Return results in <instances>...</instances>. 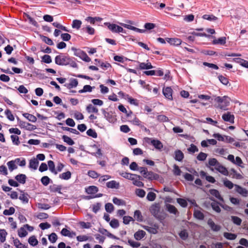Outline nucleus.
Returning <instances> with one entry per match:
<instances>
[{
  "label": "nucleus",
  "mask_w": 248,
  "mask_h": 248,
  "mask_svg": "<svg viewBox=\"0 0 248 248\" xmlns=\"http://www.w3.org/2000/svg\"><path fill=\"white\" fill-rule=\"evenodd\" d=\"M230 100L231 99L227 96H217L215 99V101L218 104L217 108L224 110L228 109L227 107L229 106Z\"/></svg>",
  "instance_id": "1"
},
{
  "label": "nucleus",
  "mask_w": 248,
  "mask_h": 248,
  "mask_svg": "<svg viewBox=\"0 0 248 248\" xmlns=\"http://www.w3.org/2000/svg\"><path fill=\"white\" fill-rule=\"evenodd\" d=\"M107 26L108 28L112 32L114 33H120L123 32L125 33L123 28L115 24H111L109 22H106L104 24Z\"/></svg>",
  "instance_id": "2"
},
{
  "label": "nucleus",
  "mask_w": 248,
  "mask_h": 248,
  "mask_svg": "<svg viewBox=\"0 0 248 248\" xmlns=\"http://www.w3.org/2000/svg\"><path fill=\"white\" fill-rule=\"evenodd\" d=\"M73 50H74V55L80 58L83 61L86 62H89L91 61V59L83 51L77 49H73Z\"/></svg>",
  "instance_id": "3"
},
{
  "label": "nucleus",
  "mask_w": 248,
  "mask_h": 248,
  "mask_svg": "<svg viewBox=\"0 0 248 248\" xmlns=\"http://www.w3.org/2000/svg\"><path fill=\"white\" fill-rule=\"evenodd\" d=\"M55 61L58 65H67L69 62V58L66 56L58 55L55 57Z\"/></svg>",
  "instance_id": "4"
},
{
  "label": "nucleus",
  "mask_w": 248,
  "mask_h": 248,
  "mask_svg": "<svg viewBox=\"0 0 248 248\" xmlns=\"http://www.w3.org/2000/svg\"><path fill=\"white\" fill-rule=\"evenodd\" d=\"M146 140L147 142H150L155 147V148L161 150L163 148V145L162 142L157 140H154L151 138H147Z\"/></svg>",
  "instance_id": "5"
},
{
  "label": "nucleus",
  "mask_w": 248,
  "mask_h": 248,
  "mask_svg": "<svg viewBox=\"0 0 248 248\" xmlns=\"http://www.w3.org/2000/svg\"><path fill=\"white\" fill-rule=\"evenodd\" d=\"M222 118L224 121L229 122L231 124L234 123V116L230 112L224 113L222 116Z\"/></svg>",
  "instance_id": "6"
},
{
  "label": "nucleus",
  "mask_w": 248,
  "mask_h": 248,
  "mask_svg": "<svg viewBox=\"0 0 248 248\" xmlns=\"http://www.w3.org/2000/svg\"><path fill=\"white\" fill-rule=\"evenodd\" d=\"M102 111L104 117L109 122L114 123L116 122V116L114 115L112 112H107L104 109Z\"/></svg>",
  "instance_id": "7"
},
{
  "label": "nucleus",
  "mask_w": 248,
  "mask_h": 248,
  "mask_svg": "<svg viewBox=\"0 0 248 248\" xmlns=\"http://www.w3.org/2000/svg\"><path fill=\"white\" fill-rule=\"evenodd\" d=\"M19 125L21 128H25L30 131H32L36 129V126L35 125L22 121H20L19 122Z\"/></svg>",
  "instance_id": "8"
},
{
  "label": "nucleus",
  "mask_w": 248,
  "mask_h": 248,
  "mask_svg": "<svg viewBox=\"0 0 248 248\" xmlns=\"http://www.w3.org/2000/svg\"><path fill=\"white\" fill-rule=\"evenodd\" d=\"M142 228L148 231L149 232L153 234H156L158 232L159 226L156 224H154L153 226H143Z\"/></svg>",
  "instance_id": "9"
},
{
  "label": "nucleus",
  "mask_w": 248,
  "mask_h": 248,
  "mask_svg": "<svg viewBox=\"0 0 248 248\" xmlns=\"http://www.w3.org/2000/svg\"><path fill=\"white\" fill-rule=\"evenodd\" d=\"M234 187L235 191L239 194L245 197L248 196V191L246 188H244L237 185H235Z\"/></svg>",
  "instance_id": "10"
},
{
  "label": "nucleus",
  "mask_w": 248,
  "mask_h": 248,
  "mask_svg": "<svg viewBox=\"0 0 248 248\" xmlns=\"http://www.w3.org/2000/svg\"><path fill=\"white\" fill-rule=\"evenodd\" d=\"M207 224L214 232H218L221 229V226L215 224L211 219H209L208 220Z\"/></svg>",
  "instance_id": "11"
},
{
  "label": "nucleus",
  "mask_w": 248,
  "mask_h": 248,
  "mask_svg": "<svg viewBox=\"0 0 248 248\" xmlns=\"http://www.w3.org/2000/svg\"><path fill=\"white\" fill-rule=\"evenodd\" d=\"M120 174L122 177L128 179V180H134V177H138L139 179L141 178V176L139 175H137L136 174H134L132 173H130L126 172H120Z\"/></svg>",
  "instance_id": "12"
},
{
  "label": "nucleus",
  "mask_w": 248,
  "mask_h": 248,
  "mask_svg": "<svg viewBox=\"0 0 248 248\" xmlns=\"http://www.w3.org/2000/svg\"><path fill=\"white\" fill-rule=\"evenodd\" d=\"M172 90L170 87H167L163 90V93L164 96L170 100L172 99Z\"/></svg>",
  "instance_id": "13"
},
{
  "label": "nucleus",
  "mask_w": 248,
  "mask_h": 248,
  "mask_svg": "<svg viewBox=\"0 0 248 248\" xmlns=\"http://www.w3.org/2000/svg\"><path fill=\"white\" fill-rule=\"evenodd\" d=\"M20 161V158H16L15 160H12L9 161L7 163V166L9 170L11 171H12L16 169L17 168V166L16 165V163H18Z\"/></svg>",
  "instance_id": "14"
},
{
  "label": "nucleus",
  "mask_w": 248,
  "mask_h": 248,
  "mask_svg": "<svg viewBox=\"0 0 248 248\" xmlns=\"http://www.w3.org/2000/svg\"><path fill=\"white\" fill-rule=\"evenodd\" d=\"M121 25L124 27V28H127L128 29L133 30L134 31H135L136 32H140V33H143L145 31V30H141L138 29L136 27H135L134 26H132L131 25L124 24V23H121Z\"/></svg>",
  "instance_id": "15"
},
{
  "label": "nucleus",
  "mask_w": 248,
  "mask_h": 248,
  "mask_svg": "<svg viewBox=\"0 0 248 248\" xmlns=\"http://www.w3.org/2000/svg\"><path fill=\"white\" fill-rule=\"evenodd\" d=\"M69 83H66L64 85L68 89L76 87L78 85V80L77 79L73 78L70 79Z\"/></svg>",
  "instance_id": "16"
},
{
  "label": "nucleus",
  "mask_w": 248,
  "mask_h": 248,
  "mask_svg": "<svg viewBox=\"0 0 248 248\" xmlns=\"http://www.w3.org/2000/svg\"><path fill=\"white\" fill-rule=\"evenodd\" d=\"M150 210L151 214L156 217L160 212V208L158 205H153L151 206Z\"/></svg>",
  "instance_id": "17"
},
{
  "label": "nucleus",
  "mask_w": 248,
  "mask_h": 248,
  "mask_svg": "<svg viewBox=\"0 0 248 248\" xmlns=\"http://www.w3.org/2000/svg\"><path fill=\"white\" fill-rule=\"evenodd\" d=\"M209 192L211 195L215 196L218 200H220V201H223V198L221 196L219 191L215 189H210L209 190Z\"/></svg>",
  "instance_id": "18"
},
{
  "label": "nucleus",
  "mask_w": 248,
  "mask_h": 248,
  "mask_svg": "<svg viewBox=\"0 0 248 248\" xmlns=\"http://www.w3.org/2000/svg\"><path fill=\"white\" fill-rule=\"evenodd\" d=\"M166 208L167 210L171 214H173L174 215L179 214V212L178 211L176 208L173 205L168 204L166 205Z\"/></svg>",
  "instance_id": "19"
},
{
  "label": "nucleus",
  "mask_w": 248,
  "mask_h": 248,
  "mask_svg": "<svg viewBox=\"0 0 248 248\" xmlns=\"http://www.w3.org/2000/svg\"><path fill=\"white\" fill-rule=\"evenodd\" d=\"M39 164V162L37 159L33 158L30 160L29 167L34 170H36Z\"/></svg>",
  "instance_id": "20"
},
{
  "label": "nucleus",
  "mask_w": 248,
  "mask_h": 248,
  "mask_svg": "<svg viewBox=\"0 0 248 248\" xmlns=\"http://www.w3.org/2000/svg\"><path fill=\"white\" fill-rule=\"evenodd\" d=\"M119 183L115 181L112 180L107 183V186L110 188L118 189L119 187Z\"/></svg>",
  "instance_id": "21"
},
{
  "label": "nucleus",
  "mask_w": 248,
  "mask_h": 248,
  "mask_svg": "<svg viewBox=\"0 0 248 248\" xmlns=\"http://www.w3.org/2000/svg\"><path fill=\"white\" fill-rule=\"evenodd\" d=\"M98 191V188L97 187L95 186H89L86 189V192L88 194H93L97 192Z\"/></svg>",
  "instance_id": "22"
},
{
  "label": "nucleus",
  "mask_w": 248,
  "mask_h": 248,
  "mask_svg": "<svg viewBox=\"0 0 248 248\" xmlns=\"http://www.w3.org/2000/svg\"><path fill=\"white\" fill-rule=\"evenodd\" d=\"M145 232L142 230H140L134 234V237L137 240L141 239L145 235Z\"/></svg>",
  "instance_id": "23"
},
{
  "label": "nucleus",
  "mask_w": 248,
  "mask_h": 248,
  "mask_svg": "<svg viewBox=\"0 0 248 248\" xmlns=\"http://www.w3.org/2000/svg\"><path fill=\"white\" fill-rule=\"evenodd\" d=\"M15 178L17 181L21 184H24L26 182V176L25 174H18L16 176Z\"/></svg>",
  "instance_id": "24"
},
{
  "label": "nucleus",
  "mask_w": 248,
  "mask_h": 248,
  "mask_svg": "<svg viewBox=\"0 0 248 248\" xmlns=\"http://www.w3.org/2000/svg\"><path fill=\"white\" fill-rule=\"evenodd\" d=\"M99 232L102 234L107 235L108 237H110L111 238L117 239H118L116 236H114L112 233L109 232L107 230L105 229H100L99 230Z\"/></svg>",
  "instance_id": "25"
},
{
  "label": "nucleus",
  "mask_w": 248,
  "mask_h": 248,
  "mask_svg": "<svg viewBox=\"0 0 248 248\" xmlns=\"http://www.w3.org/2000/svg\"><path fill=\"white\" fill-rule=\"evenodd\" d=\"M217 170L225 176H228L229 175V172L227 169L221 164L218 168H217Z\"/></svg>",
  "instance_id": "26"
},
{
  "label": "nucleus",
  "mask_w": 248,
  "mask_h": 248,
  "mask_svg": "<svg viewBox=\"0 0 248 248\" xmlns=\"http://www.w3.org/2000/svg\"><path fill=\"white\" fill-rule=\"evenodd\" d=\"M175 159L178 161H181L184 158V154L180 150L175 151Z\"/></svg>",
  "instance_id": "27"
},
{
  "label": "nucleus",
  "mask_w": 248,
  "mask_h": 248,
  "mask_svg": "<svg viewBox=\"0 0 248 248\" xmlns=\"http://www.w3.org/2000/svg\"><path fill=\"white\" fill-rule=\"evenodd\" d=\"M23 115L24 117L27 119L29 121L31 122H35L37 120V119L35 116L33 115L32 114H31L28 113H25L23 114Z\"/></svg>",
  "instance_id": "28"
},
{
  "label": "nucleus",
  "mask_w": 248,
  "mask_h": 248,
  "mask_svg": "<svg viewBox=\"0 0 248 248\" xmlns=\"http://www.w3.org/2000/svg\"><path fill=\"white\" fill-rule=\"evenodd\" d=\"M139 67L140 69H149L153 67L150 62H141L140 63Z\"/></svg>",
  "instance_id": "29"
},
{
  "label": "nucleus",
  "mask_w": 248,
  "mask_h": 248,
  "mask_svg": "<svg viewBox=\"0 0 248 248\" xmlns=\"http://www.w3.org/2000/svg\"><path fill=\"white\" fill-rule=\"evenodd\" d=\"M226 42V38L225 37H222L217 39H215L213 41L214 44H220L224 45Z\"/></svg>",
  "instance_id": "30"
},
{
  "label": "nucleus",
  "mask_w": 248,
  "mask_h": 248,
  "mask_svg": "<svg viewBox=\"0 0 248 248\" xmlns=\"http://www.w3.org/2000/svg\"><path fill=\"white\" fill-rule=\"evenodd\" d=\"M193 215L195 218L200 220H202L204 217L203 214L199 210H195Z\"/></svg>",
  "instance_id": "31"
},
{
  "label": "nucleus",
  "mask_w": 248,
  "mask_h": 248,
  "mask_svg": "<svg viewBox=\"0 0 248 248\" xmlns=\"http://www.w3.org/2000/svg\"><path fill=\"white\" fill-rule=\"evenodd\" d=\"M81 24V21L78 19H75L73 21L72 27L74 29L78 30L80 28Z\"/></svg>",
  "instance_id": "32"
},
{
  "label": "nucleus",
  "mask_w": 248,
  "mask_h": 248,
  "mask_svg": "<svg viewBox=\"0 0 248 248\" xmlns=\"http://www.w3.org/2000/svg\"><path fill=\"white\" fill-rule=\"evenodd\" d=\"M47 164L50 171L52 173H54L55 174H57V171L55 170L54 162L51 160H49L48 161Z\"/></svg>",
  "instance_id": "33"
},
{
  "label": "nucleus",
  "mask_w": 248,
  "mask_h": 248,
  "mask_svg": "<svg viewBox=\"0 0 248 248\" xmlns=\"http://www.w3.org/2000/svg\"><path fill=\"white\" fill-rule=\"evenodd\" d=\"M59 177L62 179L68 180L71 177V173L70 172V171H67V172H63L61 174Z\"/></svg>",
  "instance_id": "34"
},
{
  "label": "nucleus",
  "mask_w": 248,
  "mask_h": 248,
  "mask_svg": "<svg viewBox=\"0 0 248 248\" xmlns=\"http://www.w3.org/2000/svg\"><path fill=\"white\" fill-rule=\"evenodd\" d=\"M86 109L88 112H94L97 113L98 111V109L96 107H93L92 104H89L86 107Z\"/></svg>",
  "instance_id": "35"
},
{
  "label": "nucleus",
  "mask_w": 248,
  "mask_h": 248,
  "mask_svg": "<svg viewBox=\"0 0 248 248\" xmlns=\"http://www.w3.org/2000/svg\"><path fill=\"white\" fill-rule=\"evenodd\" d=\"M223 236L228 240H234L237 237L236 234L229 232H224Z\"/></svg>",
  "instance_id": "36"
},
{
  "label": "nucleus",
  "mask_w": 248,
  "mask_h": 248,
  "mask_svg": "<svg viewBox=\"0 0 248 248\" xmlns=\"http://www.w3.org/2000/svg\"><path fill=\"white\" fill-rule=\"evenodd\" d=\"M179 235L182 239L185 240L187 238L188 233L186 230H183L179 233Z\"/></svg>",
  "instance_id": "37"
},
{
  "label": "nucleus",
  "mask_w": 248,
  "mask_h": 248,
  "mask_svg": "<svg viewBox=\"0 0 248 248\" xmlns=\"http://www.w3.org/2000/svg\"><path fill=\"white\" fill-rule=\"evenodd\" d=\"M233 223L237 225H240L242 223V219L238 217L232 216L231 217Z\"/></svg>",
  "instance_id": "38"
},
{
  "label": "nucleus",
  "mask_w": 248,
  "mask_h": 248,
  "mask_svg": "<svg viewBox=\"0 0 248 248\" xmlns=\"http://www.w3.org/2000/svg\"><path fill=\"white\" fill-rule=\"evenodd\" d=\"M140 178L139 179L138 177H134V180H132L133 185L139 187L143 186L144 184L140 181Z\"/></svg>",
  "instance_id": "39"
},
{
  "label": "nucleus",
  "mask_w": 248,
  "mask_h": 248,
  "mask_svg": "<svg viewBox=\"0 0 248 248\" xmlns=\"http://www.w3.org/2000/svg\"><path fill=\"white\" fill-rule=\"evenodd\" d=\"M7 234L5 230H0V241L3 243L6 240V236Z\"/></svg>",
  "instance_id": "40"
},
{
  "label": "nucleus",
  "mask_w": 248,
  "mask_h": 248,
  "mask_svg": "<svg viewBox=\"0 0 248 248\" xmlns=\"http://www.w3.org/2000/svg\"><path fill=\"white\" fill-rule=\"evenodd\" d=\"M125 99H126L131 104L134 105L135 106H138L139 104L137 100L135 99L132 98L128 95H126Z\"/></svg>",
  "instance_id": "41"
},
{
  "label": "nucleus",
  "mask_w": 248,
  "mask_h": 248,
  "mask_svg": "<svg viewBox=\"0 0 248 248\" xmlns=\"http://www.w3.org/2000/svg\"><path fill=\"white\" fill-rule=\"evenodd\" d=\"M92 87L90 85H86L83 87V88L81 90H80L78 92L79 93H83L85 92H91L93 89Z\"/></svg>",
  "instance_id": "42"
},
{
  "label": "nucleus",
  "mask_w": 248,
  "mask_h": 248,
  "mask_svg": "<svg viewBox=\"0 0 248 248\" xmlns=\"http://www.w3.org/2000/svg\"><path fill=\"white\" fill-rule=\"evenodd\" d=\"M224 186L228 187L229 189H231L233 188L235 185H234L231 181L225 179L223 181Z\"/></svg>",
  "instance_id": "43"
},
{
  "label": "nucleus",
  "mask_w": 248,
  "mask_h": 248,
  "mask_svg": "<svg viewBox=\"0 0 248 248\" xmlns=\"http://www.w3.org/2000/svg\"><path fill=\"white\" fill-rule=\"evenodd\" d=\"M202 18L204 19L209 21H216L217 19V17L214 15H204L203 16Z\"/></svg>",
  "instance_id": "44"
},
{
  "label": "nucleus",
  "mask_w": 248,
  "mask_h": 248,
  "mask_svg": "<svg viewBox=\"0 0 248 248\" xmlns=\"http://www.w3.org/2000/svg\"><path fill=\"white\" fill-rule=\"evenodd\" d=\"M50 191L54 192H58L59 193H61V186H56L53 185L50 186Z\"/></svg>",
  "instance_id": "45"
},
{
  "label": "nucleus",
  "mask_w": 248,
  "mask_h": 248,
  "mask_svg": "<svg viewBox=\"0 0 248 248\" xmlns=\"http://www.w3.org/2000/svg\"><path fill=\"white\" fill-rule=\"evenodd\" d=\"M28 242L32 246H35L38 244V241L34 236L30 237L29 238Z\"/></svg>",
  "instance_id": "46"
},
{
  "label": "nucleus",
  "mask_w": 248,
  "mask_h": 248,
  "mask_svg": "<svg viewBox=\"0 0 248 248\" xmlns=\"http://www.w3.org/2000/svg\"><path fill=\"white\" fill-rule=\"evenodd\" d=\"M134 217L138 221H141L142 220V216L141 212L139 210H136L134 212Z\"/></svg>",
  "instance_id": "47"
},
{
  "label": "nucleus",
  "mask_w": 248,
  "mask_h": 248,
  "mask_svg": "<svg viewBox=\"0 0 248 248\" xmlns=\"http://www.w3.org/2000/svg\"><path fill=\"white\" fill-rule=\"evenodd\" d=\"M212 209L217 213H220L221 209L218 205V202H213L211 204Z\"/></svg>",
  "instance_id": "48"
},
{
  "label": "nucleus",
  "mask_w": 248,
  "mask_h": 248,
  "mask_svg": "<svg viewBox=\"0 0 248 248\" xmlns=\"http://www.w3.org/2000/svg\"><path fill=\"white\" fill-rule=\"evenodd\" d=\"M169 42L171 44V45H179L181 44V40L179 39H177V38H171V39H169Z\"/></svg>",
  "instance_id": "49"
},
{
  "label": "nucleus",
  "mask_w": 248,
  "mask_h": 248,
  "mask_svg": "<svg viewBox=\"0 0 248 248\" xmlns=\"http://www.w3.org/2000/svg\"><path fill=\"white\" fill-rule=\"evenodd\" d=\"M105 210L108 213H111L114 210V206L111 203H107L105 204Z\"/></svg>",
  "instance_id": "50"
},
{
  "label": "nucleus",
  "mask_w": 248,
  "mask_h": 248,
  "mask_svg": "<svg viewBox=\"0 0 248 248\" xmlns=\"http://www.w3.org/2000/svg\"><path fill=\"white\" fill-rule=\"evenodd\" d=\"M62 139L64 142H66L68 145H72L74 144V141L69 137L63 135Z\"/></svg>",
  "instance_id": "51"
},
{
  "label": "nucleus",
  "mask_w": 248,
  "mask_h": 248,
  "mask_svg": "<svg viewBox=\"0 0 248 248\" xmlns=\"http://www.w3.org/2000/svg\"><path fill=\"white\" fill-rule=\"evenodd\" d=\"M13 242L16 248H26L25 246L21 243L18 239H14Z\"/></svg>",
  "instance_id": "52"
},
{
  "label": "nucleus",
  "mask_w": 248,
  "mask_h": 248,
  "mask_svg": "<svg viewBox=\"0 0 248 248\" xmlns=\"http://www.w3.org/2000/svg\"><path fill=\"white\" fill-rule=\"evenodd\" d=\"M110 226L113 228H117L119 226V223L117 219H112L110 223H109Z\"/></svg>",
  "instance_id": "53"
},
{
  "label": "nucleus",
  "mask_w": 248,
  "mask_h": 248,
  "mask_svg": "<svg viewBox=\"0 0 248 248\" xmlns=\"http://www.w3.org/2000/svg\"><path fill=\"white\" fill-rule=\"evenodd\" d=\"M177 202L183 207H186L187 205L186 201L184 199L178 198Z\"/></svg>",
  "instance_id": "54"
},
{
  "label": "nucleus",
  "mask_w": 248,
  "mask_h": 248,
  "mask_svg": "<svg viewBox=\"0 0 248 248\" xmlns=\"http://www.w3.org/2000/svg\"><path fill=\"white\" fill-rule=\"evenodd\" d=\"M15 212V209L14 207H11L9 209H5L3 211V214L6 216H9L13 215Z\"/></svg>",
  "instance_id": "55"
},
{
  "label": "nucleus",
  "mask_w": 248,
  "mask_h": 248,
  "mask_svg": "<svg viewBox=\"0 0 248 248\" xmlns=\"http://www.w3.org/2000/svg\"><path fill=\"white\" fill-rule=\"evenodd\" d=\"M217 162H218V161L216 158H210L208 160V163L207 165V166L210 168L211 167H213L217 163Z\"/></svg>",
  "instance_id": "56"
},
{
  "label": "nucleus",
  "mask_w": 248,
  "mask_h": 248,
  "mask_svg": "<svg viewBox=\"0 0 248 248\" xmlns=\"http://www.w3.org/2000/svg\"><path fill=\"white\" fill-rule=\"evenodd\" d=\"M57 235L54 232L51 233L48 236L49 240L52 243H55L57 240Z\"/></svg>",
  "instance_id": "57"
},
{
  "label": "nucleus",
  "mask_w": 248,
  "mask_h": 248,
  "mask_svg": "<svg viewBox=\"0 0 248 248\" xmlns=\"http://www.w3.org/2000/svg\"><path fill=\"white\" fill-rule=\"evenodd\" d=\"M11 138L14 144L16 145L19 144L20 141L19 140V137L17 136L12 135L11 136Z\"/></svg>",
  "instance_id": "58"
},
{
  "label": "nucleus",
  "mask_w": 248,
  "mask_h": 248,
  "mask_svg": "<svg viewBox=\"0 0 248 248\" xmlns=\"http://www.w3.org/2000/svg\"><path fill=\"white\" fill-rule=\"evenodd\" d=\"M156 198V194L153 192H150L148 193L147 196V199L149 201H154Z\"/></svg>",
  "instance_id": "59"
},
{
  "label": "nucleus",
  "mask_w": 248,
  "mask_h": 248,
  "mask_svg": "<svg viewBox=\"0 0 248 248\" xmlns=\"http://www.w3.org/2000/svg\"><path fill=\"white\" fill-rule=\"evenodd\" d=\"M86 133L88 136L94 138H96L97 136V134L96 132L92 129H89L87 131Z\"/></svg>",
  "instance_id": "60"
},
{
  "label": "nucleus",
  "mask_w": 248,
  "mask_h": 248,
  "mask_svg": "<svg viewBox=\"0 0 248 248\" xmlns=\"http://www.w3.org/2000/svg\"><path fill=\"white\" fill-rule=\"evenodd\" d=\"M5 113L7 118L9 120H10L11 121H13L15 120L14 116H13L11 111L9 109H7L6 110H5Z\"/></svg>",
  "instance_id": "61"
},
{
  "label": "nucleus",
  "mask_w": 248,
  "mask_h": 248,
  "mask_svg": "<svg viewBox=\"0 0 248 248\" xmlns=\"http://www.w3.org/2000/svg\"><path fill=\"white\" fill-rule=\"evenodd\" d=\"M207 155L205 153L201 152L197 156V158L200 161H204L206 159Z\"/></svg>",
  "instance_id": "62"
},
{
  "label": "nucleus",
  "mask_w": 248,
  "mask_h": 248,
  "mask_svg": "<svg viewBox=\"0 0 248 248\" xmlns=\"http://www.w3.org/2000/svg\"><path fill=\"white\" fill-rule=\"evenodd\" d=\"M88 175L93 178H96L99 176V174L94 170H89L88 172Z\"/></svg>",
  "instance_id": "63"
},
{
  "label": "nucleus",
  "mask_w": 248,
  "mask_h": 248,
  "mask_svg": "<svg viewBox=\"0 0 248 248\" xmlns=\"http://www.w3.org/2000/svg\"><path fill=\"white\" fill-rule=\"evenodd\" d=\"M18 234L19 236L23 237L26 236L28 232L23 228H21L18 231Z\"/></svg>",
  "instance_id": "64"
}]
</instances>
